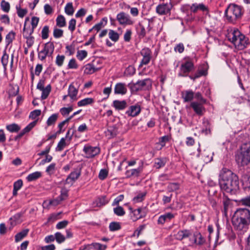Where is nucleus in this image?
<instances>
[{
  "label": "nucleus",
  "mask_w": 250,
  "mask_h": 250,
  "mask_svg": "<svg viewBox=\"0 0 250 250\" xmlns=\"http://www.w3.org/2000/svg\"><path fill=\"white\" fill-rule=\"evenodd\" d=\"M219 184L224 193L234 195L239 190L238 176L227 168H223L220 171Z\"/></svg>",
  "instance_id": "1"
},
{
  "label": "nucleus",
  "mask_w": 250,
  "mask_h": 250,
  "mask_svg": "<svg viewBox=\"0 0 250 250\" xmlns=\"http://www.w3.org/2000/svg\"><path fill=\"white\" fill-rule=\"evenodd\" d=\"M232 225L239 231H246L250 225V210L247 208H238L232 218Z\"/></svg>",
  "instance_id": "2"
},
{
  "label": "nucleus",
  "mask_w": 250,
  "mask_h": 250,
  "mask_svg": "<svg viewBox=\"0 0 250 250\" xmlns=\"http://www.w3.org/2000/svg\"><path fill=\"white\" fill-rule=\"evenodd\" d=\"M227 37L228 40L239 50L244 49L250 44L249 39L236 28L229 29Z\"/></svg>",
  "instance_id": "3"
},
{
  "label": "nucleus",
  "mask_w": 250,
  "mask_h": 250,
  "mask_svg": "<svg viewBox=\"0 0 250 250\" xmlns=\"http://www.w3.org/2000/svg\"><path fill=\"white\" fill-rule=\"evenodd\" d=\"M242 8L240 6L235 4H231L225 10V14L228 21L234 23L240 18L242 15Z\"/></svg>",
  "instance_id": "4"
},
{
  "label": "nucleus",
  "mask_w": 250,
  "mask_h": 250,
  "mask_svg": "<svg viewBox=\"0 0 250 250\" xmlns=\"http://www.w3.org/2000/svg\"><path fill=\"white\" fill-rule=\"evenodd\" d=\"M236 161L242 166H246L250 163V143L242 146L240 153L236 156Z\"/></svg>",
  "instance_id": "5"
},
{
  "label": "nucleus",
  "mask_w": 250,
  "mask_h": 250,
  "mask_svg": "<svg viewBox=\"0 0 250 250\" xmlns=\"http://www.w3.org/2000/svg\"><path fill=\"white\" fill-rule=\"evenodd\" d=\"M194 69V64L192 59L185 57L180 65L178 76L187 77L188 74Z\"/></svg>",
  "instance_id": "6"
},
{
  "label": "nucleus",
  "mask_w": 250,
  "mask_h": 250,
  "mask_svg": "<svg viewBox=\"0 0 250 250\" xmlns=\"http://www.w3.org/2000/svg\"><path fill=\"white\" fill-rule=\"evenodd\" d=\"M55 49L53 42H48L43 44V49L38 51V58L39 60L43 61L45 60L47 57H52Z\"/></svg>",
  "instance_id": "7"
},
{
  "label": "nucleus",
  "mask_w": 250,
  "mask_h": 250,
  "mask_svg": "<svg viewBox=\"0 0 250 250\" xmlns=\"http://www.w3.org/2000/svg\"><path fill=\"white\" fill-rule=\"evenodd\" d=\"M152 81L150 78L138 81L131 86L132 91L149 90L152 87Z\"/></svg>",
  "instance_id": "8"
},
{
  "label": "nucleus",
  "mask_w": 250,
  "mask_h": 250,
  "mask_svg": "<svg viewBox=\"0 0 250 250\" xmlns=\"http://www.w3.org/2000/svg\"><path fill=\"white\" fill-rule=\"evenodd\" d=\"M140 54L143 57V58L140 62L139 67L148 64L152 58V52L151 50L148 47L144 48L140 51Z\"/></svg>",
  "instance_id": "9"
},
{
  "label": "nucleus",
  "mask_w": 250,
  "mask_h": 250,
  "mask_svg": "<svg viewBox=\"0 0 250 250\" xmlns=\"http://www.w3.org/2000/svg\"><path fill=\"white\" fill-rule=\"evenodd\" d=\"M207 103L199 102H191L190 106L193 109L194 112L198 116H203L206 112V108L204 105Z\"/></svg>",
  "instance_id": "10"
},
{
  "label": "nucleus",
  "mask_w": 250,
  "mask_h": 250,
  "mask_svg": "<svg viewBox=\"0 0 250 250\" xmlns=\"http://www.w3.org/2000/svg\"><path fill=\"white\" fill-rule=\"evenodd\" d=\"M83 151L86 155V157L87 158H91L98 155L100 152V149L97 146L85 145L83 147Z\"/></svg>",
  "instance_id": "11"
},
{
  "label": "nucleus",
  "mask_w": 250,
  "mask_h": 250,
  "mask_svg": "<svg viewBox=\"0 0 250 250\" xmlns=\"http://www.w3.org/2000/svg\"><path fill=\"white\" fill-rule=\"evenodd\" d=\"M117 20L121 25H132L133 21L131 20L130 16L125 12H120L117 15Z\"/></svg>",
  "instance_id": "12"
},
{
  "label": "nucleus",
  "mask_w": 250,
  "mask_h": 250,
  "mask_svg": "<svg viewBox=\"0 0 250 250\" xmlns=\"http://www.w3.org/2000/svg\"><path fill=\"white\" fill-rule=\"evenodd\" d=\"M171 8L170 3L160 4L156 8V12L159 15H165L170 13Z\"/></svg>",
  "instance_id": "13"
},
{
  "label": "nucleus",
  "mask_w": 250,
  "mask_h": 250,
  "mask_svg": "<svg viewBox=\"0 0 250 250\" xmlns=\"http://www.w3.org/2000/svg\"><path fill=\"white\" fill-rule=\"evenodd\" d=\"M141 111V106L137 104L130 106L128 110L125 111V114L128 116L134 117L138 116L140 113Z\"/></svg>",
  "instance_id": "14"
},
{
  "label": "nucleus",
  "mask_w": 250,
  "mask_h": 250,
  "mask_svg": "<svg viewBox=\"0 0 250 250\" xmlns=\"http://www.w3.org/2000/svg\"><path fill=\"white\" fill-rule=\"evenodd\" d=\"M127 92V89L125 83H118L115 84L114 89L115 94L124 95L126 94Z\"/></svg>",
  "instance_id": "15"
},
{
  "label": "nucleus",
  "mask_w": 250,
  "mask_h": 250,
  "mask_svg": "<svg viewBox=\"0 0 250 250\" xmlns=\"http://www.w3.org/2000/svg\"><path fill=\"white\" fill-rule=\"evenodd\" d=\"M201 155L203 161L205 163L208 164L212 161L213 153L209 149L207 148L201 153Z\"/></svg>",
  "instance_id": "16"
},
{
  "label": "nucleus",
  "mask_w": 250,
  "mask_h": 250,
  "mask_svg": "<svg viewBox=\"0 0 250 250\" xmlns=\"http://www.w3.org/2000/svg\"><path fill=\"white\" fill-rule=\"evenodd\" d=\"M181 97L184 103L191 102L194 97V92L191 90H186L181 92Z\"/></svg>",
  "instance_id": "17"
},
{
  "label": "nucleus",
  "mask_w": 250,
  "mask_h": 250,
  "mask_svg": "<svg viewBox=\"0 0 250 250\" xmlns=\"http://www.w3.org/2000/svg\"><path fill=\"white\" fill-rule=\"evenodd\" d=\"M142 171V168L138 167L137 168H133L127 170L125 172L126 178L131 177H138L140 176V173Z\"/></svg>",
  "instance_id": "18"
},
{
  "label": "nucleus",
  "mask_w": 250,
  "mask_h": 250,
  "mask_svg": "<svg viewBox=\"0 0 250 250\" xmlns=\"http://www.w3.org/2000/svg\"><path fill=\"white\" fill-rule=\"evenodd\" d=\"M174 216L175 215L172 213H166L159 216L157 221V223L159 225H163L166 222L171 220L174 217Z\"/></svg>",
  "instance_id": "19"
},
{
  "label": "nucleus",
  "mask_w": 250,
  "mask_h": 250,
  "mask_svg": "<svg viewBox=\"0 0 250 250\" xmlns=\"http://www.w3.org/2000/svg\"><path fill=\"white\" fill-rule=\"evenodd\" d=\"M191 235V232L188 229L179 230L176 234L175 238L177 240H182L184 239L189 237Z\"/></svg>",
  "instance_id": "20"
},
{
  "label": "nucleus",
  "mask_w": 250,
  "mask_h": 250,
  "mask_svg": "<svg viewBox=\"0 0 250 250\" xmlns=\"http://www.w3.org/2000/svg\"><path fill=\"white\" fill-rule=\"evenodd\" d=\"M118 128L116 126H109L106 131L105 135L108 139H111L115 137L118 134Z\"/></svg>",
  "instance_id": "21"
},
{
  "label": "nucleus",
  "mask_w": 250,
  "mask_h": 250,
  "mask_svg": "<svg viewBox=\"0 0 250 250\" xmlns=\"http://www.w3.org/2000/svg\"><path fill=\"white\" fill-rule=\"evenodd\" d=\"M80 175L81 171L79 170H76L71 172L66 179V183L69 184L75 181L80 177Z\"/></svg>",
  "instance_id": "22"
},
{
  "label": "nucleus",
  "mask_w": 250,
  "mask_h": 250,
  "mask_svg": "<svg viewBox=\"0 0 250 250\" xmlns=\"http://www.w3.org/2000/svg\"><path fill=\"white\" fill-rule=\"evenodd\" d=\"M78 93V90L72 84L69 85L68 89V96L70 97L72 101L77 100V95Z\"/></svg>",
  "instance_id": "23"
},
{
  "label": "nucleus",
  "mask_w": 250,
  "mask_h": 250,
  "mask_svg": "<svg viewBox=\"0 0 250 250\" xmlns=\"http://www.w3.org/2000/svg\"><path fill=\"white\" fill-rule=\"evenodd\" d=\"M112 106L117 110L125 109L127 106V103L125 100H114L112 103Z\"/></svg>",
  "instance_id": "24"
},
{
  "label": "nucleus",
  "mask_w": 250,
  "mask_h": 250,
  "mask_svg": "<svg viewBox=\"0 0 250 250\" xmlns=\"http://www.w3.org/2000/svg\"><path fill=\"white\" fill-rule=\"evenodd\" d=\"M108 200L106 199V196H102L98 197L93 203L94 207H100L104 206L108 203Z\"/></svg>",
  "instance_id": "25"
},
{
  "label": "nucleus",
  "mask_w": 250,
  "mask_h": 250,
  "mask_svg": "<svg viewBox=\"0 0 250 250\" xmlns=\"http://www.w3.org/2000/svg\"><path fill=\"white\" fill-rule=\"evenodd\" d=\"M190 10L192 12L196 13L199 10L203 12L208 11V8L203 3L197 4L195 3L191 5Z\"/></svg>",
  "instance_id": "26"
},
{
  "label": "nucleus",
  "mask_w": 250,
  "mask_h": 250,
  "mask_svg": "<svg viewBox=\"0 0 250 250\" xmlns=\"http://www.w3.org/2000/svg\"><path fill=\"white\" fill-rule=\"evenodd\" d=\"M194 243L198 245H202L205 243L206 240L199 232H195L193 234Z\"/></svg>",
  "instance_id": "27"
},
{
  "label": "nucleus",
  "mask_w": 250,
  "mask_h": 250,
  "mask_svg": "<svg viewBox=\"0 0 250 250\" xmlns=\"http://www.w3.org/2000/svg\"><path fill=\"white\" fill-rule=\"evenodd\" d=\"M99 69L96 67L93 63H88L84 66V73L86 74H91L98 71Z\"/></svg>",
  "instance_id": "28"
},
{
  "label": "nucleus",
  "mask_w": 250,
  "mask_h": 250,
  "mask_svg": "<svg viewBox=\"0 0 250 250\" xmlns=\"http://www.w3.org/2000/svg\"><path fill=\"white\" fill-rule=\"evenodd\" d=\"M132 213L134 216L135 220L144 217L146 215L145 211L140 208L132 211Z\"/></svg>",
  "instance_id": "29"
},
{
  "label": "nucleus",
  "mask_w": 250,
  "mask_h": 250,
  "mask_svg": "<svg viewBox=\"0 0 250 250\" xmlns=\"http://www.w3.org/2000/svg\"><path fill=\"white\" fill-rule=\"evenodd\" d=\"M167 162V159L166 158H160L155 159L154 167L157 169H159L161 167H164Z\"/></svg>",
  "instance_id": "30"
},
{
  "label": "nucleus",
  "mask_w": 250,
  "mask_h": 250,
  "mask_svg": "<svg viewBox=\"0 0 250 250\" xmlns=\"http://www.w3.org/2000/svg\"><path fill=\"white\" fill-rule=\"evenodd\" d=\"M56 25L59 27H63L66 26V22L65 17L62 15H59L56 18Z\"/></svg>",
  "instance_id": "31"
},
{
  "label": "nucleus",
  "mask_w": 250,
  "mask_h": 250,
  "mask_svg": "<svg viewBox=\"0 0 250 250\" xmlns=\"http://www.w3.org/2000/svg\"><path fill=\"white\" fill-rule=\"evenodd\" d=\"M42 176V173L40 171H36L29 174L26 177V180L28 182L35 181Z\"/></svg>",
  "instance_id": "32"
},
{
  "label": "nucleus",
  "mask_w": 250,
  "mask_h": 250,
  "mask_svg": "<svg viewBox=\"0 0 250 250\" xmlns=\"http://www.w3.org/2000/svg\"><path fill=\"white\" fill-rule=\"evenodd\" d=\"M230 200L227 197H226L225 198H223V208L222 211L225 216L227 215L228 208L229 206L230 205Z\"/></svg>",
  "instance_id": "33"
},
{
  "label": "nucleus",
  "mask_w": 250,
  "mask_h": 250,
  "mask_svg": "<svg viewBox=\"0 0 250 250\" xmlns=\"http://www.w3.org/2000/svg\"><path fill=\"white\" fill-rule=\"evenodd\" d=\"M94 103V100L93 98H86L79 101L77 104L78 106H84L89 104H91Z\"/></svg>",
  "instance_id": "34"
},
{
  "label": "nucleus",
  "mask_w": 250,
  "mask_h": 250,
  "mask_svg": "<svg viewBox=\"0 0 250 250\" xmlns=\"http://www.w3.org/2000/svg\"><path fill=\"white\" fill-rule=\"evenodd\" d=\"M6 129L10 132H18L21 127L17 124L13 123L6 126Z\"/></svg>",
  "instance_id": "35"
},
{
  "label": "nucleus",
  "mask_w": 250,
  "mask_h": 250,
  "mask_svg": "<svg viewBox=\"0 0 250 250\" xmlns=\"http://www.w3.org/2000/svg\"><path fill=\"white\" fill-rule=\"evenodd\" d=\"M51 90V86L50 84L47 85L45 88L41 90L42 93L41 95L42 100L46 99Z\"/></svg>",
  "instance_id": "36"
},
{
  "label": "nucleus",
  "mask_w": 250,
  "mask_h": 250,
  "mask_svg": "<svg viewBox=\"0 0 250 250\" xmlns=\"http://www.w3.org/2000/svg\"><path fill=\"white\" fill-rule=\"evenodd\" d=\"M59 117L58 113H54L51 115L47 119L46 124L47 126L54 125L57 121Z\"/></svg>",
  "instance_id": "37"
},
{
  "label": "nucleus",
  "mask_w": 250,
  "mask_h": 250,
  "mask_svg": "<svg viewBox=\"0 0 250 250\" xmlns=\"http://www.w3.org/2000/svg\"><path fill=\"white\" fill-rule=\"evenodd\" d=\"M62 212L53 213L50 215L47 219V222H54V221L62 218L61 214Z\"/></svg>",
  "instance_id": "38"
},
{
  "label": "nucleus",
  "mask_w": 250,
  "mask_h": 250,
  "mask_svg": "<svg viewBox=\"0 0 250 250\" xmlns=\"http://www.w3.org/2000/svg\"><path fill=\"white\" fill-rule=\"evenodd\" d=\"M34 29L33 28H30V26L29 27H26V21L24 23V27L23 29V36L24 38H27L29 37H31V34L33 33Z\"/></svg>",
  "instance_id": "39"
},
{
  "label": "nucleus",
  "mask_w": 250,
  "mask_h": 250,
  "mask_svg": "<svg viewBox=\"0 0 250 250\" xmlns=\"http://www.w3.org/2000/svg\"><path fill=\"white\" fill-rule=\"evenodd\" d=\"M107 21V19L106 18H104L102 20L98 23L95 24L93 27L92 29H94V30H96L97 32L99 31L101 28L104 27L105 25L106 24Z\"/></svg>",
  "instance_id": "40"
},
{
  "label": "nucleus",
  "mask_w": 250,
  "mask_h": 250,
  "mask_svg": "<svg viewBox=\"0 0 250 250\" xmlns=\"http://www.w3.org/2000/svg\"><path fill=\"white\" fill-rule=\"evenodd\" d=\"M64 12L68 16H72L74 13V9L72 2L67 3L64 7Z\"/></svg>",
  "instance_id": "41"
},
{
  "label": "nucleus",
  "mask_w": 250,
  "mask_h": 250,
  "mask_svg": "<svg viewBox=\"0 0 250 250\" xmlns=\"http://www.w3.org/2000/svg\"><path fill=\"white\" fill-rule=\"evenodd\" d=\"M71 120V117H68L65 120L63 121L62 122H61L60 124H59L58 127L59 128V130L57 132V134H61L64 132V126L66 124H68L69 121Z\"/></svg>",
  "instance_id": "42"
},
{
  "label": "nucleus",
  "mask_w": 250,
  "mask_h": 250,
  "mask_svg": "<svg viewBox=\"0 0 250 250\" xmlns=\"http://www.w3.org/2000/svg\"><path fill=\"white\" fill-rule=\"evenodd\" d=\"M180 186L178 183H169L167 185V189L168 192H174L180 188Z\"/></svg>",
  "instance_id": "43"
},
{
  "label": "nucleus",
  "mask_w": 250,
  "mask_h": 250,
  "mask_svg": "<svg viewBox=\"0 0 250 250\" xmlns=\"http://www.w3.org/2000/svg\"><path fill=\"white\" fill-rule=\"evenodd\" d=\"M28 232V229H24L22 231L18 233L15 235V241L16 242H19L24 237H25Z\"/></svg>",
  "instance_id": "44"
},
{
  "label": "nucleus",
  "mask_w": 250,
  "mask_h": 250,
  "mask_svg": "<svg viewBox=\"0 0 250 250\" xmlns=\"http://www.w3.org/2000/svg\"><path fill=\"white\" fill-rule=\"evenodd\" d=\"M146 192H141L138 193L136 196L133 199V201L134 203H140L142 202L146 196Z\"/></svg>",
  "instance_id": "45"
},
{
  "label": "nucleus",
  "mask_w": 250,
  "mask_h": 250,
  "mask_svg": "<svg viewBox=\"0 0 250 250\" xmlns=\"http://www.w3.org/2000/svg\"><path fill=\"white\" fill-rule=\"evenodd\" d=\"M15 33L13 31H10L6 36L5 42L6 45L8 46L12 42L13 40L15 39Z\"/></svg>",
  "instance_id": "46"
},
{
  "label": "nucleus",
  "mask_w": 250,
  "mask_h": 250,
  "mask_svg": "<svg viewBox=\"0 0 250 250\" xmlns=\"http://www.w3.org/2000/svg\"><path fill=\"white\" fill-rule=\"evenodd\" d=\"M108 36L109 38L114 42H117L119 38L118 33L113 30H109Z\"/></svg>",
  "instance_id": "47"
},
{
  "label": "nucleus",
  "mask_w": 250,
  "mask_h": 250,
  "mask_svg": "<svg viewBox=\"0 0 250 250\" xmlns=\"http://www.w3.org/2000/svg\"><path fill=\"white\" fill-rule=\"evenodd\" d=\"M114 213L117 216H122L124 215L125 213V212L123 208L121 206H118L116 208H113Z\"/></svg>",
  "instance_id": "48"
},
{
  "label": "nucleus",
  "mask_w": 250,
  "mask_h": 250,
  "mask_svg": "<svg viewBox=\"0 0 250 250\" xmlns=\"http://www.w3.org/2000/svg\"><path fill=\"white\" fill-rule=\"evenodd\" d=\"M65 140L64 138H61L56 148V151H61L66 146Z\"/></svg>",
  "instance_id": "49"
},
{
  "label": "nucleus",
  "mask_w": 250,
  "mask_h": 250,
  "mask_svg": "<svg viewBox=\"0 0 250 250\" xmlns=\"http://www.w3.org/2000/svg\"><path fill=\"white\" fill-rule=\"evenodd\" d=\"M109 229L110 231H114L119 230L121 229V226L119 222H112L110 223Z\"/></svg>",
  "instance_id": "50"
},
{
  "label": "nucleus",
  "mask_w": 250,
  "mask_h": 250,
  "mask_svg": "<svg viewBox=\"0 0 250 250\" xmlns=\"http://www.w3.org/2000/svg\"><path fill=\"white\" fill-rule=\"evenodd\" d=\"M1 9L5 12L8 13L10 10V4L8 2L2 0L0 2Z\"/></svg>",
  "instance_id": "51"
},
{
  "label": "nucleus",
  "mask_w": 250,
  "mask_h": 250,
  "mask_svg": "<svg viewBox=\"0 0 250 250\" xmlns=\"http://www.w3.org/2000/svg\"><path fill=\"white\" fill-rule=\"evenodd\" d=\"M87 56V52L86 51L83 50H78L77 53L76 57L78 60L80 61H83L84 59H85Z\"/></svg>",
  "instance_id": "52"
},
{
  "label": "nucleus",
  "mask_w": 250,
  "mask_h": 250,
  "mask_svg": "<svg viewBox=\"0 0 250 250\" xmlns=\"http://www.w3.org/2000/svg\"><path fill=\"white\" fill-rule=\"evenodd\" d=\"M64 59L65 56L64 55H58L55 61L56 64L59 67L62 66L63 63Z\"/></svg>",
  "instance_id": "53"
},
{
  "label": "nucleus",
  "mask_w": 250,
  "mask_h": 250,
  "mask_svg": "<svg viewBox=\"0 0 250 250\" xmlns=\"http://www.w3.org/2000/svg\"><path fill=\"white\" fill-rule=\"evenodd\" d=\"M53 34L55 38H60L63 36V31L62 29L55 27Z\"/></svg>",
  "instance_id": "54"
},
{
  "label": "nucleus",
  "mask_w": 250,
  "mask_h": 250,
  "mask_svg": "<svg viewBox=\"0 0 250 250\" xmlns=\"http://www.w3.org/2000/svg\"><path fill=\"white\" fill-rule=\"evenodd\" d=\"M37 123V120L34 121L33 122L28 124L22 130L24 132L25 134L29 132L36 125Z\"/></svg>",
  "instance_id": "55"
},
{
  "label": "nucleus",
  "mask_w": 250,
  "mask_h": 250,
  "mask_svg": "<svg viewBox=\"0 0 250 250\" xmlns=\"http://www.w3.org/2000/svg\"><path fill=\"white\" fill-rule=\"evenodd\" d=\"M55 240L59 244H61L65 240L64 236L60 232H57L55 233Z\"/></svg>",
  "instance_id": "56"
},
{
  "label": "nucleus",
  "mask_w": 250,
  "mask_h": 250,
  "mask_svg": "<svg viewBox=\"0 0 250 250\" xmlns=\"http://www.w3.org/2000/svg\"><path fill=\"white\" fill-rule=\"evenodd\" d=\"M76 21L74 19H71L68 22V29L69 30L71 31V33H73L76 28Z\"/></svg>",
  "instance_id": "57"
},
{
  "label": "nucleus",
  "mask_w": 250,
  "mask_h": 250,
  "mask_svg": "<svg viewBox=\"0 0 250 250\" xmlns=\"http://www.w3.org/2000/svg\"><path fill=\"white\" fill-rule=\"evenodd\" d=\"M170 137L168 135H165L159 138V144L161 146V149L164 147L166 143L169 141Z\"/></svg>",
  "instance_id": "58"
},
{
  "label": "nucleus",
  "mask_w": 250,
  "mask_h": 250,
  "mask_svg": "<svg viewBox=\"0 0 250 250\" xmlns=\"http://www.w3.org/2000/svg\"><path fill=\"white\" fill-rule=\"evenodd\" d=\"M56 170V164L52 163L50 165H49L46 168V172H47L49 175L53 174Z\"/></svg>",
  "instance_id": "59"
},
{
  "label": "nucleus",
  "mask_w": 250,
  "mask_h": 250,
  "mask_svg": "<svg viewBox=\"0 0 250 250\" xmlns=\"http://www.w3.org/2000/svg\"><path fill=\"white\" fill-rule=\"evenodd\" d=\"M91 246L96 250H105L106 249V246L99 243H93Z\"/></svg>",
  "instance_id": "60"
},
{
  "label": "nucleus",
  "mask_w": 250,
  "mask_h": 250,
  "mask_svg": "<svg viewBox=\"0 0 250 250\" xmlns=\"http://www.w3.org/2000/svg\"><path fill=\"white\" fill-rule=\"evenodd\" d=\"M41 114V110L40 109H36L30 112L29 115V118L35 120Z\"/></svg>",
  "instance_id": "61"
},
{
  "label": "nucleus",
  "mask_w": 250,
  "mask_h": 250,
  "mask_svg": "<svg viewBox=\"0 0 250 250\" xmlns=\"http://www.w3.org/2000/svg\"><path fill=\"white\" fill-rule=\"evenodd\" d=\"M136 72V69L133 66H128L125 70V73L128 76H132Z\"/></svg>",
  "instance_id": "62"
},
{
  "label": "nucleus",
  "mask_w": 250,
  "mask_h": 250,
  "mask_svg": "<svg viewBox=\"0 0 250 250\" xmlns=\"http://www.w3.org/2000/svg\"><path fill=\"white\" fill-rule=\"evenodd\" d=\"M69 222L67 220H63L58 222L56 226V228L57 229H61L65 228L68 224Z\"/></svg>",
  "instance_id": "63"
},
{
  "label": "nucleus",
  "mask_w": 250,
  "mask_h": 250,
  "mask_svg": "<svg viewBox=\"0 0 250 250\" xmlns=\"http://www.w3.org/2000/svg\"><path fill=\"white\" fill-rule=\"evenodd\" d=\"M185 47L183 43H179L176 44L174 48V50L176 52L182 53L184 51Z\"/></svg>",
  "instance_id": "64"
}]
</instances>
